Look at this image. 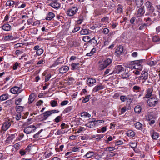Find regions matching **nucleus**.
<instances>
[{
    "label": "nucleus",
    "mask_w": 160,
    "mask_h": 160,
    "mask_svg": "<svg viewBox=\"0 0 160 160\" xmlns=\"http://www.w3.org/2000/svg\"><path fill=\"white\" fill-rule=\"evenodd\" d=\"M112 62V60L110 58H108L106 60L102 61L100 65L99 68L102 70L109 65Z\"/></svg>",
    "instance_id": "obj_1"
},
{
    "label": "nucleus",
    "mask_w": 160,
    "mask_h": 160,
    "mask_svg": "<svg viewBox=\"0 0 160 160\" xmlns=\"http://www.w3.org/2000/svg\"><path fill=\"white\" fill-rule=\"evenodd\" d=\"M49 5L56 10L58 9L61 7V4L58 0H50Z\"/></svg>",
    "instance_id": "obj_2"
},
{
    "label": "nucleus",
    "mask_w": 160,
    "mask_h": 160,
    "mask_svg": "<svg viewBox=\"0 0 160 160\" xmlns=\"http://www.w3.org/2000/svg\"><path fill=\"white\" fill-rule=\"evenodd\" d=\"M159 102L158 99L155 98H151L148 101V104L150 107L154 106Z\"/></svg>",
    "instance_id": "obj_3"
},
{
    "label": "nucleus",
    "mask_w": 160,
    "mask_h": 160,
    "mask_svg": "<svg viewBox=\"0 0 160 160\" xmlns=\"http://www.w3.org/2000/svg\"><path fill=\"white\" fill-rule=\"evenodd\" d=\"M37 128L33 125H31L25 127L24 128V131L27 134H30L32 132H34Z\"/></svg>",
    "instance_id": "obj_4"
},
{
    "label": "nucleus",
    "mask_w": 160,
    "mask_h": 160,
    "mask_svg": "<svg viewBox=\"0 0 160 160\" xmlns=\"http://www.w3.org/2000/svg\"><path fill=\"white\" fill-rule=\"evenodd\" d=\"M142 62V60L133 61L132 62L134 63V69H135L141 70L142 68V66L141 64Z\"/></svg>",
    "instance_id": "obj_5"
},
{
    "label": "nucleus",
    "mask_w": 160,
    "mask_h": 160,
    "mask_svg": "<svg viewBox=\"0 0 160 160\" xmlns=\"http://www.w3.org/2000/svg\"><path fill=\"white\" fill-rule=\"evenodd\" d=\"M78 10L77 8L73 7L70 8L67 11V13L68 16H72L74 15Z\"/></svg>",
    "instance_id": "obj_6"
},
{
    "label": "nucleus",
    "mask_w": 160,
    "mask_h": 160,
    "mask_svg": "<svg viewBox=\"0 0 160 160\" xmlns=\"http://www.w3.org/2000/svg\"><path fill=\"white\" fill-rule=\"evenodd\" d=\"M123 71V67H122L121 65H118L115 66L113 72L115 73H119Z\"/></svg>",
    "instance_id": "obj_7"
},
{
    "label": "nucleus",
    "mask_w": 160,
    "mask_h": 160,
    "mask_svg": "<svg viewBox=\"0 0 160 160\" xmlns=\"http://www.w3.org/2000/svg\"><path fill=\"white\" fill-rule=\"evenodd\" d=\"M21 88L17 86H14L12 88L10 89L11 92L13 94H16L19 93L21 92Z\"/></svg>",
    "instance_id": "obj_8"
},
{
    "label": "nucleus",
    "mask_w": 160,
    "mask_h": 160,
    "mask_svg": "<svg viewBox=\"0 0 160 160\" xmlns=\"http://www.w3.org/2000/svg\"><path fill=\"white\" fill-rule=\"evenodd\" d=\"M140 8L137 10V16L138 17H140L143 15L145 13V11L144 9V7H140Z\"/></svg>",
    "instance_id": "obj_9"
},
{
    "label": "nucleus",
    "mask_w": 160,
    "mask_h": 160,
    "mask_svg": "<svg viewBox=\"0 0 160 160\" xmlns=\"http://www.w3.org/2000/svg\"><path fill=\"white\" fill-rule=\"evenodd\" d=\"M11 125V123L9 120L7 121L4 122L2 126V129L4 131H6L7 130Z\"/></svg>",
    "instance_id": "obj_10"
},
{
    "label": "nucleus",
    "mask_w": 160,
    "mask_h": 160,
    "mask_svg": "<svg viewBox=\"0 0 160 160\" xmlns=\"http://www.w3.org/2000/svg\"><path fill=\"white\" fill-rule=\"evenodd\" d=\"M96 82V80L95 79L89 78L87 79V83L89 86H92Z\"/></svg>",
    "instance_id": "obj_11"
},
{
    "label": "nucleus",
    "mask_w": 160,
    "mask_h": 160,
    "mask_svg": "<svg viewBox=\"0 0 160 160\" xmlns=\"http://www.w3.org/2000/svg\"><path fill=\"white\" fill-rule=\"evenodd\" d=\"M153 90L152 88L147 89L146 90V94L145 98H149L152 95Z\"/></svg>",
    "instance_id": "obj_12"
},
{
    "label": "nucleus",
    "mask_w": 160,
    "mask_h": 160,
    "mask_svg": "<svg viewBox=\"0 0 160 160\" xmlns=\"http://www.w3.org/2000/svg\"><path fill=\"white\" fill-rule=\"evenodd\" d=\"M104 88V86L102 84L97 85L93 89L92 91L96 92Z\"/></svg>",
    "instance_id": "obj_13"
},
{
    "label": "nucleus",
    "mask_w": 160,
    "mask_h": 160,
    "mask_svg": "<svg viewBox=\"0 0 160 160\" xmlns=\"http://www.w3.org/2000/svg\"><path fill=\"white\" fill-rule=\"evenodd\" d=\"M95 153L92 151H89L83 156L84 157H86L87 158H89L93 157L94 156Z\"/></svg>",
    "instance_id": "obj_14"
},
{
    "label": "nucleus",
    "mask_w": 160,
    "mask_h": 160,
    "mask_svg": "<svg viewBox=\"0 0 160 160\" xmlns=\"http://www.w3.org/2000/svg\"><path fill=\"white\" fill-rule=\"evenodd\" d=\"M140 77L142 80H147L148 77V73L147 72L142 71V72Z\"/></svg>",
    "instance_id": "obj_15"
},
{
    "label": "nucleus",
    "mask_w": 160,
    "mask_h": 160,
    "mask_svg": "<svg viewBox=\"0 0 160 160\" xmlns=\"http://www.w3.org/2000/svg\"><path fill=\"white\" fill-rule=\"evenodd\" d=\"M123 50V47L122 46H119L116 49L115 51L116 54L119 55L122 52Z\"/></svg>",
    "instance_id": "obj_16"
},
{
    "label": "nucleus",
    "mask_w": 160,
    "mask_h": 160,
    "mask_svg": "<svg viewBox=\"0 0 160 160\" xmlns=\"http://www.w3.org/2000/svg\"><path fill=\"white\" fill-rule=\"evenodd\" d=\"M69 68L67 66H64L59 69V72L61 73H64L67 72L69 70Z\"/></svg>",
    "instance_id": "obj_17"
},
{
    "label": "nucleus",
    "mask_w": 160,
    "mask_h": 160,
    "mask_svg": "<svg viewBox=\"0 0 160 160\" xmlns=\"http://www.w3.org/2000/svg\"><path fill=\"white\" fill-rule=\"evenodd\" d=\"M2 29L6 31H8L10 30L11 26L8 23L4 24L2 27Z\"/></svg>",
    "instance_id": "obj_18"
},
{
    "label": "nucleus",
    "mask_w": 160,
    "mask_h": 160,
    "mask_svg": "<svg viewBox=\"0 0 160 160\" xmlns=\"http://www.w3.org/2000/svg\"><path fill=\"white\" fill-rule=\"evenodd\" d=\"M81 65L79 63H72L71 64V66L72 67V70H75L79 69L81 67Z\"/></svg>",
    "instance_id": "obj_19"
},
{
    "label": "nucleus",
    "mask_w": 160,
    "mask_h": 160,
    "mask_svg": "<svg viewBox=\"0 0 160 160\" xmlns=\"http://www.w3.org/2000/svg\"><path fill=\"white\" fill-rule=\"evenodd\" d=\"M55 15L52 12H49L46 18V19L47 20H50L54 17Z\"/></svg>",
    "instance_id": "obj_20"
},
{
    "label": "nucleus",
    "mask_w": 160,
    "mask_h": 160,
    "mask_svg": "<svg viewBox=\"0 0 160 160\" xmlns=\"http://www.w3.org/2000/svg\"><path fill=\"white\" fill-rule=\"evenodd\" d=\"M153 80L152 79L149 77L148 78L147 80H145L142 81L143 83L145 84L146 85H151L152 83Z\"/></svg>",
    "instance_id": "obj_21"
},
{
    "label": "nucleus",
    "mask_w": 160,
    "mask_h": 160,
    "mask_svg": "<svg viewBox=\"0 0 160 160\" xmlns=\"http://www.w3.org/2000/svg\"><path fill=\"white\" fill-rule=\"evenodd\" d=\"M135 128L138 129L142 130L143 127V125L139 122H137L134 124Z\"/></svg>",
    "instance_id": "obj_22"
},
{
    "label": "nucleus",
    "mask_w": 160,
    "mask_h": 160,
    "mask_svg": "<svg viewBox=\"0 0 160 160\" xmlns=\"http://www.w3.org/2000/svg\"><path fill=\"white\" fill-rule=\"evenodd\" d=\"M43 118L44 120L46 119L52 114L50 111H48L45 112L43 114Z\"/></svg>",
    "instance_id": "obj_23"
},
{
    "label": "nucleus",
    "mask_w": 160,
    "mask_h": 160,
    "mask_svg": "<svg viewBox=\"0 0 160 160\" xmlns=\"http://www.w3.org/2000/svg\"><path fill=\"white\" fill-rule=\"evenodd\" d=\"M85 126L88 127L93 128L95 127V124L93 122V120H90L88 121V122L85 124Z\"/></svg>",
    "instance_id": "obj_24"
},
{
    "label": "nucleus",
    "mask_w": 160,
    "mask_h": 160,
    "mask_svg": "<svg viewBox=\"0 0 160 160\" xmlns=\"http://www.w3.org/2000/svg\"><path fill=\"white\" fill-rule=\"evenodd\" d=\"M136 5L138 7H141L143 4V0H135Z\"/></svg>",
    "instance_id": "obj_25"
},
{
    "label": "nucleus",
    "mask_w": 160,
    "mask_h": 160,
    "mask_svg": "<svg viewBox=\"0 0 160 160\" xmlns=\"http://www.w3.org/2000/svg\"><path fill=\"white\" fill-rule=\"evenodd\" d=\"M34 93H32L29 96L28 99V102L29 104L31 103L34 100Z\"/></svg>",
    "instance_id": "obj_26"
},
{
    "label": "nucleus",
    "mask_w": 160,
    "mask_h": 160,
    "mask_svg": "<svg viewBox=\"0 0 160 160\" xmlns=\"http://www.w3.org/2000/svg\"><path fill=\"white\" fill-rule=\"evenodd\" d=\"M127 135L131 138H132L135 136V132L131 130H128L126 132Z\"/></svg>",
    "instance_id": "obj_27"
},
{
    "label": "nucleus",
    "mask_w": 160,
    "mask_h": 160,
    "mask_svg": "<svg viewBox=\"0 0 160 160\" xmlns=\"http://www.w3.org/2000/svg\"><path fill=\"white\" fill-rule=\"evenodd\" d=\"M146 6L148 9L150 11H152L153 10V7L152 6L151 3L149 2L148 1L146 3Z\"/></svg>",
    "instance_id": "obj_28"
},
{
    "label": "nucleus",
    "mask_w": 160,
    "mask_h": 160,
    "mask_svg": "<svg viewBox=\"0 0 160 160\" xmlns=\"http://www.w3.org/2000/svg\"><path fill=\"white\" fill-rule=\"evenodd\" d=\"M4 38L6 41H9L15 39L16 38L15 37L10 35L5 36L4 37Z\"/></svg>",
    "instance_id": "obj_29"
},
{
    "label": "nucleus",
    "mask_w": 160,
    "mask_h": 160,
    "mask_svg": "<svg viewBox=\"0 0 160 160\" xmlns=\"http://www.w3.org/2000/svg\"><path fill=\"white\" fill-rule=\"evenodd\" d=\"M142 108L140 105H137L134 108V111L137 113H140L141 112Z\"/></svg>",
    "instance_id": "obj_30"
},
{
    "label": "nucleus",
    "mask_w": 160,
    "mask_h": 160,
    "mask_svg": "<svg viewBox=\"0 0 160 160\" xmlns=\"http://www.w3.org/2000/svg\"><path fill=\"white\" fill-rule=\"evenodd\" d=\"M23 96L19 98H16L15 100V104L16 105H19L20 104V102H21Z\"/></svg>",
    "instance_id": "obj_31"
},
{
    "label": "nucleus",
    "mask_w": 160,
    "mask_h": 160,
    "mask_svg": "<svg viewBox=\"0 0 160 160\" xmlns=\"http://www.w3.org/2000/svg\"><path fill=\"white\" fill-rule=\"evenodd\" d=\"M89 43L92 44L93 46H96L97 45V40H96L95 37H94L90 40Z\"/></svg>",
    "instance_id": "obj_32"
},
{
    "label": "nucleus",
    "mask_w": 160,
    "mask_h": 160,
    "mask_svg": "<svg viewBox=\"0 0 160 160\" xmlns=\"http://www.w3.org/2000/svg\"><path fill=\"white\" fill-rule=\"evenodd\" d=\"M15 109L17 112L20 113L22 111L23 109V107L21 106H17L15 108Z\"/></svg>",
    "instance_id": "obj_33"
},
{
    "label": "nucleus",
    "mask_w": 160,
    "mask_h": 160,
    "mask_svg": "<svg viewBox=\"0 0 160 160\" xmlns=\"http://www.w3.org/2000/svg\"><path fill=\"white\" fill-rule=\"evenodd\" d=\"M81 116L82 117L85 118H89L91 117V115L86 112H84L81 113Z\"/></svg>",
    "instance_id": "obj_34"
},
{
    "label": "nucleus",
    "mask_w": 160,
    "mask_h": 160,
    "mask_svg": "<svg viewBox=\"0 0 160 160\" xmlns=\"http://www.w3.org/2000/svg\"><path fill=\"white\" fill-rule=\"evenodd\" d=\"M123 79H127L130 76V73L128 72H124L121 75Z\"/></svg>",
    "instance_id": "obj_35"
},
{
    "label": "nucleus",
    "mask_w": 160,
    "mask_h": 160,
    "mask_svg": "<svg viewBox=\"0 0 160 160\" xmlns=\"http://www.w3.org/2000/svg\"><path fill=\"white\" fill-rule=\"evenodd\" d=\"M151 136L153 139L157 140L159 137L158 133L156 132H153L151 135Z\"/></svg>",
    "instance_id": "obj_36"
},
{
    "label": "nucleus",
    "mask_w": 160,
    "mask_h": 160,
    "mask_svg": "<svg viewBox=\"0 0 160 160\" xmlns=\"http://www.w3.org/2000/svg\"><path fill=\"white\" fill-rule=\"evenodd\" d=\"M5 106L7 107H10L12 105V101L11 99L7 100L5 103Z\"/></svg>",
    "instance_id": "obj_37"
},
{
    "label": "nucleus",
    "mask_w": 160,
    "mask_h": 160,
    "mask_svg": "<svg viewBox=\"0 0 160 160\" xmlns=\"http://www.w3.org/2000/svg\"><path fill=\"white\" fill-rule=\"evenodd\" d=\"M118 8H117L116 12L117 13H121L122 11V7L121 5H118Z\"/></svg>",
    "instance_id": "obj_38"
},
{
    "label": "nucleus",
    "mask_w": 160,
    "mask_h": 160,
    "mask_svg": "<svg viewBox=\"0 0 160 160\" xmlns=\"http://www.w3.org/2000/svg\"><path fill=\"white\" fill-rule=\"evenodd\" d=\"M72 109V107H68L64 110L63 112L65 113L69 112Z\"/></svg>",
    "instance_id": "obj_39"
},
{
    "label": "nucleus",
    "mask_w": 160,
    "mask_h": 160,
    "mask_svg": "<svg viewBox=\"0 0 160 160\" xmlns=\"http://www.w3.org/2000/svg\"><path fill=\"white\" fill-rule=\"evenodd\" d=\"M141 88L138 86H135L133 87V90L134 92H138L141 90Z\"/></svg>",
    "instance_id": "obj_40"
},
{
    "label": "nucleus",
    "mask_w": 160,
    "mask_h": 160,
    "mask_svg": "<svg viewBox=\"0 0 160 160\" xmlns=\"http://www.w3.org/2000/svg\"><path fill=\"white\" fill-rule=\"evenodd\" d=\"M90 96H91L90 95H87L86 96L85 98H84L82 100V102L83 103H85L88 101L89 100V98L90 97Z\"/></svg>",
    "instance_id": "obj_41"
},
{
    "label": "nucleus",
    "mask_w": 160,
    "mask_h": 160,
    "mask_svg": "<svg viewBox=\"0 0 160 160\" xmlns=\"http://www.w3.org/2000/svg\"><path fill=\"white\" fill-rule=\"evenodd\" d=\"M80 34L81 35H87L89 33L88 31V29H82L80 32Z\"/></svg>",
    "instance_id": "obj_42"
},
{
    "label": "nucleus",
    "mask_w": 160,
    "mask_h": 160,
    "mask_svg": "<svg viewBox=\"0 0 160 160\" xmlns=\"http://www.w3.org/2000/svg\"><path fill=\"white\" fill-rule=\"evenodd\" d=\"M90 40V37L89 36H87L83 37V40L85 42H89Z\"/></svg>",
    "instance_id": "obj_43"
},
{
    "label": "nucleus",
    "mask_w": 160,
    "mask_h": 160,
    "mask_svg": "<svg viewBox=\"0 0 160 160\" xmlns=\"http://www.w3.org/2000/svg\"><path fill=\"white\" fill-rule=\"evenodd\" d=\"M50 104L52 107H55L58 106V104L57 101L55 100H52L50 102Z\"/></svg>",
    "instance_id": "obj_44"
},
{
    "label": "nucleus",
    "mask_w": 160,
    "mask_h": 160,
    "mask_svg": "<svg viewBox=\"0 0 160 160\" xmlns=\"http://www.w3.org/2000/svg\"><path fill=\"white\" fill-rule=\"evenodd\" d=\"M120 100L122 102H124L128 100L127 97L125 95H121L120 97Z\"/></svg>",
    "instance_id": "obj_45"
},
{
    "label": "nucleus",
    "mask_w": 160,
    "mask_h": 160,
    "mask_svg": "<svg viewBox=\"0 0 160 160\" xmlns=\"http://www.w3.org/2000/svg\"><path fill=\"white\" fill-rule=\"evenodd\" d=\"M8 96L6 94H3L0 96V100L1 101L7 100L8 98Z\"/></svg>",
    "instance_id": "obj_46"
},
{
    "label": "nucleus",
    "mask_w": 160,
    "mask_h": 160,
    "mask_svg": "<svg viewBox=\"0 0 160 160\" xmlns=\"http://www.w3.org/2000/svg\"><path fill=\"white\" fill-rule=\"evenodd\" d=\"M96 49L95 48H93L90 52L89 53H88L86 54V56H91L95 52Z\"/></svg>",
    "instance_id": "obj_47"
},
{
    "label": "nucleus",
    "mask_w": 160,
    "mask_h": 160,
    "mask_svg": "<svg viewBox=\"0 0 160 160\" xmlns=\"http://www.w3.org/2000/svg\"><path fill=\"white\" fill-rule=\"evenodd\" d=\"M14 3V2L13 1L9 0L7 2L6 5L8 6H10L13 5Z\"/></svg>",
    "instance_id": "obj_48"
},
{
    "label": "nucleus",
    "mask_w": 160,
    "mask_h": 160,
    "mask_svg": "<svg viewBox=\"0 0 160 160\" xmlns=\"http://www.w3.org/2000/svg\"><path fill=\"white\" fill-rule=\"evenodd\" d=\"M152 41L154 42H157L159 41L160 40V38L156 36H155L152 38Z\"/></svg>",
    "instance_id": "obj_49"
},
{
    "label": "nucleus",
    "mask_w": 160,
    "mask_h": 160,
    "mask_svg": "<svg viewBox=\"0 0 160 160\" xmlns=\"http://www.w3.org/2000/svg\"><path fill=\"white\" fill-rule=\"evenodd\" d=\"M45 58H43L40 60L37 63V64H43L45 62Z\"/></svg>",
    "instance_id": "obj_50"
},
{
    "label": "nucleus",
    "mask_w": 160,
    "mask_h": 160,
    "mask_svg": "<svg viewBox=\"0 0 160 160\" xmlns=\"http://www.w3.org/2000/svg\"><path fill=\"white\" fill-rule=\"evenodd\" d=\"M147 27V25L146 23L141 24L139 27V30H143L146 28Z\"/></svg>",
    "instance_id": "obj_51"
},
{
    "label": "nucleus",
    "mask_w": 160,
    "mask_h": 160,
    "mask_svg": "<svg viewBox=\"0 0 160 160\" xmlns=\"http://www.w3.org/2000/svg\"><path fill=\"white\" fill-rule=\"evenodd\" d=\"M43 52V50L41 48H40L36 51V54L37 55L39 56L42 54Z\"/></svg>",
    "instance_id": "obj_52"
},
{
    "label": "nucleus",
    "mask_w": 160,
    "mask_h": 160,
    "mask_svg": "<svg viewBox=\"0 0 160 160\" xmlns=\"http://www.w3.org/2000/svg\"><path fill=\"white\" fill-rule=\"evenodd\" d=\"M62 118L61 116H59L56 118L54 119V122L58 123L62 119Z\"/></svg>",
    "instance_id": "obj_53"
},
{
    "label": "nucleus",
    "mask_w": 160,
    "mask_h": 160,
    "mask_svg": "<svg viewBox=\"0 0 160 160\" xmlns=\"http://www.w3.org/2000/svg\"><path fill=\"white\" fill-rule=\"evenodd\" d=\"M153 115L152 113H150L148 115V117L147 118V119L150 121L153 118Z\"/></svg>",
    "instance_id": "obj_54"
},
{
    "label": "nucleus",
    "mask_w": 160,
    "mask_h": 160,
    "mask_svg": "<svg viewBox=\"0 0 160 160\" xmlns=\"http://www.w3.org/2000/svg\"><path fill=\"white\" fill-rule=\"evenodd\" d=\"M62 62H60L59 60L58 59L57 60H56L54 63L53 64V66H55L57 65H58L60 64H62Z\"/></svg>",
    "instance_id": "obj_55"
},
{
    "label": "nucleus",
    "mask_w": 160,
    "mask_h": 160,
    "mask_svg": "<svg viewBox=\"0 0 160 160\" xmlns=\"http://www.w3.org/2000/svg\"><path fill=\"white\" fill-rule=\"evenodd\" d=\"M21 116L22 115L21 113H18L16 115V119L18 121L21 118Z\"/></svg>",
    "instance_id": "obj_56"
},
{
    "label": "nucleus",
    "mask_w": 160,
    "mask_h": 160,
    "mask_svg": "<svg viewBox=\"0 0 160 160\" xmlns=\"http://www.w3.org/2000/svg\"><path fill=\"white\" fill-rule=\"evenodd\" d=\"M92 120H93V122H94V124H95V126H98L99 125V124L100 123V121L99 120H95V118H93L92 119Z\"/></svg>",
    "instance_id": "obj_57"
},
{
    "label": "nucleus",
    "mask_w": 160,
    "mask_h": 160,
    "mask_svg": "<svg viewBox=\"0 0 160 160\" xmlns=\"http://www.w3.org/2000/svg\"><path fill=\"white\" fill-rule=\"evenodd\" d=\"M109 30L108 28H106L103 29L102 33L105 34H107L109 33Z\"/></svg>",
    "instance_id": "obj_58"
},
{
    "label": "nucleus",
    "mask_w": 160,
    "mask_h": 160,
    "mask_svg": "<svg viewBox=\"0 0 160 160\" xmlns=\"http://www.w3.org/2000/svg\"><path fill=\"white\" fill-rule=\"evenodd\" d=\"M134 63H128L126 65V67L129 68H134L133 65Z\"/></svg>",
    "instance_id": "obj_59"
},
{
    "label": "nucleus",
    "mask_w": 160,
    "mask_h": 160,
    "mask_svg": "<svg viewBox=\"0 0 160 160\" xmlns=\"http://www.w3.org/2000/svg\"><path fill=\"white\" fill-rule=\"evenodd\" d=\"M123 144V142L121 140H119L118 141H116L115 143V145L117 146L122 145V144Z\"/></svg>",
    "instance_id": "obj_60"
},
{
    "label": "nucleus",
    "mask_w": 160,
    "mask_h": 160,
    "mask_svg": "<svg viewBox=\"0 0 160 160\" xmlns=\"http://www.w3.org/2000/svg\"><path fill=\"white\" fill-rule=\"evenodd\" d=\"M18 62H16L13 64V70H16L18 68Z\"/></svg>",
    "instance_id": "obj_61"
},
{
    "label": "nucleus",
    "mask_w": 160,
    "mask_h": 160,
    "mask_svg": "<svg viewBox=\"0 0 160 160\" xmlns=\"http://www.w3.org/2000/svg\"><path fill=\"white\" fill-rule=\"evenodd\" d=\"M110 41V39H108L107 40H106L104 42V46H108L109 45Z\"/></svg>",
    "instance_id": "obj_62"
},
{
    "label": "nucleus",
    "mask_w": 160,
    "mask_h": 160,
    "mask_svg": "<svg viewBox=\"0 0 160 160\" xmlns=\"http://www.w3.org/2000/svg\"><path fill=\"white\" fill-rule=\"evenodd\" d=\"M68 101L67 100H64L61 103V105L62 106L65 105L68 103Z\"/></svg>",
    "instance_id": "obj_63"
},
{
    "label": "nucleus",
    "mask_w": 160,
    "mask_h": 160,
    "mask_svg": "<svg viewBox=\"0 0 160 160\" xmlns=\"http://www.w3.org/2000/svg\"><path fill=\"white\" fill-rule=\"evenodd\" d=\"M110 27L113 29L115 28L118 25L117 23H113L111 24Z\"/></svg>",
    "instance_id": "obj_64"
}]
</instances>
